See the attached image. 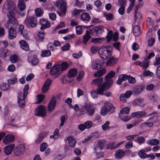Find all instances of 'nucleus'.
<instances>
[{
    "label": "nucleus",
    "instance_id": "nucleus-41",
    "mask_svg": "<svg viewBox=\"0 0 160 160\" xmlns=\"http://www.w3.org/2000/svg\"><path fill=\"white\" fill-rule=\"evenodd\" d=\"M87 114L90 116H92L95 112V110L90 106H88Z\"/></svg>",
    "mask_w": 160,
    "mask_h": 160
},
{
    "label": "nucleus",
    "instance_id": "nucleus-17",
    "mask_svg": "<svg viewBox=\"0 0 160 160\" xmlns=\"http://www.w3.org/2000/svg\"><path fill=\"white\" fill-rule=\"evenodd\" d=\"M124 142V141H122L119 143H115V142L109 143L107 144L108 148L112 150L118 147Z\"/></svg>",
    "mask_w": 160,
    "mask_h": 160
},
{
    "label": "nucleus",
    "instance_id": "nucleus-35",
    "mask_svg": "<svg viewBox=\"0 0 160 160\" xmlns=\"http://www.w3.org/2000/svg\"><path fill=\"white\" fill-rule=\"evenodd\" d=\"M106 72V69L105 68H103L94 73V76L95 77H101L105 74Z\"/></svg>",
    "mask_w": 160,
    "mask_h": 160
},
{
    "label": "nucleus",
    "instance_id": "nucleus-29",
    "mask_svg": "<svg viewBox=\"0 0 160 160\" xmlns=\"http://www.w3.org/2000/svg\"><path fill=\"white\" fill-rule=\"evenodd\" d=\"M77 69L73 68L69 70L68 73V76L69 78H71L77 75Z\"/></svg>",
    "mask_w": 160,
    "mask_h": 160
},
{
    "label": "nucleus",
    "instance_id": "nucleus-39",
    "mask_svg": "<svg viewBox=\"0 0 160 160\" xmlns=\"http://www.w3.org/2000/svg\"><path fill=\"white\" fill-rule=\"evenodd\" d=\"M59 133V129L58 128L56 129L54 131L53 135L50 136V138L51 139H58L60 137V135Z\"/></svg>",
    "mask_w": 160,
    "mask_h": 160
},
{
    "label": "nucleus",
    "instance_id": "nucleus-43",
    "mask_svg": "<svg viewBox=\"0 0 160 160\" xmlns=\"http://www.w3.org/2000/svg\"><path fill=\"white\" fill-rule=\"evenodd\" d=\"M119 118L122 121L126 122L129 121L131 118L129 116L127 115L124 116V115H118Z\"/></svg>",
    "mask_w": 160,
    "mask_h": 160
},
{
    "label": "nucleus",
    "instance_id": "nucleus-15",
    "mask_svg": "<svg viewBox=\"0 0 160 160\" xmlns=\"http://www.w3.org/2000/svg\"><path fill=\"white\" fill-rule=\"evenodd\" d=\"M91 18V16L89 13L84 12L81 14L80 20L86 23H87L90 21Z\"/></svg>",
    "mask_w": 160,
    "mask_h": 160
},
{
    "label": "nucleus",
    "instance_id": "nucleus-32",
    "mask_svg": "<svg viewBox=\"0 0 160 160\" xmlns=\"http://www.w3.org/2000/svg\"><path fill=\"white\" fill-rule=\"evenodd\" d=\"M12 20H8L7 23L4 24V27L6 28H7L8 27L9 24V23H11L13 25V27L16 28L18 27H19L18 28V30H20V25H19L17 23L16 24L14 23V22L12 21Z\"/></svg>",
    "mask_w": 160,
    "mask_h": 160
},
{
    "label": "nucleus",
    "instance_id": "nucleus-13",
    "mask_svg": "<svg viewBox=\"0 0 160 160\" xmlns=\"http://www.w3.org/2000/svg\"><path fill=\"white\" fill-rule=\"evenodd\" d=\"M145 87V86L142 84L136 86L133 89L134 94L135 95L139 94L144 89Z\"/></svg>",
    "mask_w": 160,
    "mask_h": 160
},
{
    "label": "nucleus",
    "instance_id": "nucleus-23",
    "mask_svg": "<svg viewBox=\"0 0 160 160\" xmlns=\"http://www.w3.org/2000/svg\"><path fill=\"white\" fill-rule=\"evenodd\" d=\"M118 59L116 58L111 57L108 59L106 62V65L107 66H111L114 65L117 62Z\"/></svg>",
    "mask_w": 160,
    "mask_h": 160
},
{
    "label": "nucleus",
    "instance_id": "nucleus-3",
    "mask_svg": "<svg viewBox=\"0 0 160 160\" xmlns=\"http://www.w3.org/2000/svg\"><path fill=\"white\" fill-rule=\"evenodd\" d=\"M114 110L113 105L108 102L105 103L103 107L101 108V113L102 115L105 116L107 113L109 114L112 113Z\"/></svg>",
    "mask_w": 160,
    "mask_h": 160
},
{
    "label": "nucleus",
    "instance_id": "nucleus-28",
    "mask_svg": "<svg viewBox=\"0 0 160 160\" xmlns=\"http://www.w3.org/2000/svg\"><path fill=\"white\" fill-rule=\"evenodd\" d=\"M8 20H12L15 24L18 23L17 21L14 17V13L13 11L10 10L7 15Z\"/></svg>",
    "mask_w": 160,
    "mask_h": 160
},
{
    "label": "nucleus",
    "instance_id": "nucleus-47",
    "mask_svg": "<svg viewBox=\"0 0 160 160\" xmlns=\"http://www.w3.org/2000/svg\"><path fill=\"white\" fill-rule=\"evenodd\" d=\"M45 96L43 95L39 94L37 96V101L36 103L39 104L42 102L44 99Z\"/></svg>",
    "mask_w": 160,
    "mask_h": 160
},
{
    "label": "nucleus",
    "instance_id": "nucleus-56",
    "mask_svg": "<svg viewBox=\"0 0 160 160\" xmlns=\"http://www.w3.org/2000/svg\"><path fill=\"white\" fill-rule=\"evenodd\" d=\"M18 58V56L15 54L11 55L10 57V61L12 63H15L16 62Z\"/></svg>",
    "mask_w": 160,
    "mask_h": 160
},
{
    "label": "nucleus",
    "instance_id": "nucleus-22",
    "mask_svg": "<svg viewBox=\"0 0 160 160\" xmlns=\"http://www.w3.org/2000/svg\"><path fill=\"white\" fill-rule=\"evenodd\" d=\"M21 48L23 50L27 51L29 49V47L28 43L23 40H21Z\"/></svg>",
    "mask_w": 160,
    "mask_h": 160
},
{
    "label": "nucleus",
    "instance_id": "nucleus-52",
    "mask_svg": "<svg viewBox=\"0 0 160 160\" xmlns=\"http://www.w3.org/2000/svg\"><path fill=\"white\" fill-rule=\"evenodd\" d=\"M82 11V9H78L76 8L74 9L72 12V16L74 17L78 15Z\"/></svg>",
    "mask_w": 160,
    "mask_h": 160
},
{
    "label": "nucleus",
    "instance_id": "nucleus-14",
    "mask_svg": "<svg viewBox=\"0 0 160 160\" xmlns=\"http://www.w3.org/2000/svg\"><path fill=\"white\" fill-rule=\"evenodd\" d=\"M15 139L14 136L12 134H8L5 137L3 140V142L5 144H8L12 142Z\"/></svg>",
    "mask_w": 160,
    "mask_h": 160
},
{
    "label": "nucleus",
    "instance_id": "nucleus-59",
    "mask_svg": "<svg viewBox=\"0 0 160 160\" xmlns=\"http://www.w3.org/2000/svg\"><path fill=\"white\" fill-rule=\"evenodd\" d=\"M109 121H107L105 123L102 125V128L103 130H106L110 128V127L109 126Z\"/></svg>",
    "mask_w": 160,
    "mask_h": 160
},
{
    "label": "nucleus",
    "instance_id": "nucleus-6",
    "mask_svg": "<svg viewBox=\"0 0 160 160\" xmlns=\"http://www.w3.org/2000/svg\"><path fill=\"white\" fill-rule=\"evenodd\" d=\"M157 113V112L156 111H154L152 112L147 115L146 113L144 111H138L132 113V116L133 118L135 117L140 118L142 117H148L155 114H156Z\"/></svg>",
    "mask_w": 160,
    "mask_h": 160
},
{
    "label": "nucleus",
    "instance_id": "nucleus-12",
    "mask_svg": "<svg viewBox=\"0 0 160 160\" xmlns=\"http://www.w3.org/2000/svg\"><path fill=\"white\" fill-rule=\"evenodd\" d=\"M25 23L27 25L30 24L32 27H35L36 26L37 23L36 18L34 17L28 18L25 20Z\"/></svg>",
    "mask_w": 160,
    "mask_h": 160
},
{
    "label": "nucleus",
    "instance_id": "nucleus-58",
    "mask_svg": "<svg viewBox=\"0 0 160 160\" xmlns=\"http://www.w3.org/2000/svg\"><path fill=\"white\" fill-rule=\"evenodd\" d=\"M21 155L23 154L26 151V145L23 142H21Z\"/></svg>",
    "mask_w": 160,
    "mask_h": 160
},
{
    "label": "nucleus",
    "instance_id": "nucleus-10",
    "mask_svg": "<svg viewBox=\"0 0 160 160\" xmlns=\"http://www.w3.org/2000/svg\"><path fill=\"white\" fill-rule=\"evenodd\" d=\"M61 70V67L58 64H55L51 68L50 71L51 75H55L58 74Z\"/></svg>",
    "mask_w": 160,
    "mask_h": 160
},
{
    "label": "nucleus",
    "instance_id": "nucleus-37",
    "mask_svg": "<svg viewBox=\"0 0 160 160\" xmlns=\"http://www.w3.org/2000/svg\"><path fill=\"white\" fill-rule=\"evenodd\" d=\"M8 9L10 11L15 9L16 8V4L13 2L10 1L7 3Z\"/></svg>",
    "mask_w": 160,
    "mask_h": 160
},
{
    "label": "nucleus",
    "instance_id": "nucleus-57",
    "mask_svg": "<svg viewBox=\"0 0 160 160\" xmlns=\"http://www.w3.org/2000/svg\"><path fill=\"white\" fill-rule=\"evenodd\" d=\"M48 147V145L46 142H43L40 146V150L43 152L45 151Z\"/></svg>",
    "mask_w": 160,
    "mask_h": 160
},
{
    "label": "nucleus",
    "instance_id": "nucleus-1",
    "mask_svg": "<svg viewBox=\"0 0 160 160\" xmlns=\"http://www.w3.org/2000/svg\"><path fill=\"white\" fill-rule=\"evenodd\" d=\"M67 2L62 0L58 1L55 3V6L60 10V11H57V13L60 17L65 15L67 9Z\"/></svg>",
    "mask_w": 160,
    "mask_h": 160
},
{
    "label": "nucleus",
    "instance_id": "nucleus-16",
    "mask_svg": "<svg viewBox=\"0 0 160 160\" xmlns=\"http://www.w3.org/2000/svg\"><path fill=\"white\" fill-rule=\"evenodd\" d=\"M11 52L6 49L0 48V57L2 58H4L6 57L11 55Z\"/></svg>",
    "mask_w": 160,
    "mask_h": 160
},
{
    "label": "nucleus",
    "instance_id": "nucleus-48",
    "mask_svg": "<svg viewBox=\"0 0 160 160\" xmlns=\"http://www.w3.org/2000/svg\"><path fill=\"white\" fill-rule=\"evenodd\" d=\"M142 127H149L151 128L153 125V123L152 122H145L142 123L141 124Z\"/></svg>",
    "mask_w": 160,
    "mask_h": 160
},
{
    "label": "nucleus",
    "instance_id": "nucleus-49",
    "mask_svg": "<svg viewBox=\"0 0 160 160\" xmlns=\"http://www.w3.org/2000/svg\"><path fill=\"white\" fill-rule=\"evenodd\" d=\"M10 86L9 84L3 83L0 86L1 89L3 91H7L9 89Z\"/></svg>",
    "mask_w": 160,
    "mask_h": 160
},
{
    "label": "nucleus",
    "instance_id": "nucleus-5",
    "mask_svg": "<svg viewBox=\"0 0 160 160\" xmlns=\"http://www.w3.org/2000/svg\"><path fill=\"white\" fill-rule=\"evenodd\" d=\"M90 34L94 36H99L104 32V27L102 25L97 26L89 29Z\"/></svg>",
    "mask_w": 160,
    "mask_h": 160
},
{
    "label": "nucleus",
    "instance_id": "nucleus-38",
    "mask_svg": "<svg viewBox=\"0 0 160 160\" xmlns=\"http://www.w3.org/2000/svg\"><path fill=\"white\" fill-rule=\"evenodd\" d=\"M104 39V38H94L91 39V42L95 44H98L102 43Z\"/></svg>",
    "mask_w": 160,
    "mask_h": 160
},
{
    "label": "nucleus",
    "instance_id": "nucleus-55",
    "mask_svg": "<svg viewBox=\"0 0 160 160\" xmlns=\"http://www.w3.org/2000/svg\"><path fill=\"white\" fill-rule=\"evenodd\" d=\"M14 154L17 156H19L20 155V146H18L14 150Z\"/></svg>",
    "mask_w": 160,
    "mask_h": 160
},
{
    "label": "nucleus",
    "instance_id": "nucleus-19",
    "mask_svg": "<svg viewBox=\"0 0 160 160\" xmlns=\"http://www.w3.org/2000/svg\"><path fill=\"white\" fill-rule=\"evenodd\" d=\"M132 31L133 34L135 37H138L141 33L140 27L138 25L133 26Z\"/></svg>",
    "mask_w": 160,
    "mask_h": 160
},
{
    "label": "nucleus",
    "instance_id": "nucleus-2",
    "mask_svg": "<svg viewBox=\"0 0 160 160\" xmlns=\"http://www.w3.org/2000/svg\"><path fill=\"white\" fill-rule=\"evenodd\" d=\"M109 46H103L98 51V54L101 58L106 59L112 55V52L109 49Z\"/></svg>",
    "mask_w": 160,
    "mask_h": 160
},
{
    "label": "nucleus",
    "instance_id": "nucleus-34",
    "mask_svg": "<svg viewBox=\"0 0 160 160\" xmlns=\"http://www.w3.org/2000/svg\"><path fill=\"white\" fill-rule=\"evenodd\" d=\"M88 106H82L79 110V114L80 116L83 115L87 113Z\"/></svg>",
    "mask_w": 160,
    "mask_h": 160
},
{
    "label": "nucleus",
    "instance_id": "nucleus-24",
    "mask_svg": "<svg viewBox=\"0 0 160 160\" xmlns=\"http://www.w3.org/2000/svg\"><path fill=\"white\" fill-rule=\"evenodd\" d=\"M28 61H30L31 63L33 66L37 65L38 62V57L36 55H34L31 57H29L28 59Z\"/></svg>",
    "mask_w": 160,
    "mask_h": 160
},
{
    "label": "nucleus",
    "instance_id": "nucleus-36",
    "mask_svg": "<svg viewBox=\"0 0 160 160\" xmlns=\"http://www.w3.org/2000/svg\"><path fill=\"white\" fill-rule=\"evenodd\" d=\"M103 81L102 78H99L97 79H94L92 80V83L93 84H97L98 86L101 85Z\"/></svg>",
    "mask_w": 160,
    "mask_h": 160
},
{
    "label": "nucleus",
    "instance_id": "nucleus-30",
    "mask_svg": "<svg viewBox=\"0 0 160 160\" xmlns=\"http://www.w3.org/2000/svg\"><path fill=\"white\" fill-rule=\"evenodd\" d=\"M67 140L68 141L70 146L74 148L75 147L76 144V141L73 138L71 137H68L67 138Z\"/></svg>",
    "mask_w": 160,
    "mask_h": 160
},
{
    "label": "nucleus",
    "instance_id": "nucleus-21",
    "mask_svg": "<svg viewBox=\"0 0 160 160\" xmlns=\"http://www.w3.org/2000/svg\"><path fill=\"white\" fill-rule=\"evenodd\" d=\"M108 89V88L105 87V84L103 83L101 85H99L96 90L99 94L103 95L104 94V92Z\"/></svg>",
    "mask_w": 160,
    "mask_h": 160
},
{
    "label": "nucleus",
    "instance_id": "nucleus-44",
    "mask_svg": "<svg viewBox=\"0 0 160 160\" xmlns=\"http://www.w3.org/2000/svg\"><path fill=\"white\" fill-rule=\"evenodd\" d=\"M134 141L138 142L139 144L141 145L144 142L145 138L142 136L139 137L135 139Z\"/></svg>",
    "mask_w": 160,
    "mask_h": 160
},
{
    "label": "nucleus",
    "instance_id": "nucleus-26",
    "mask_svg": "<svg viewBox=\"0 0 160 160\" xmlns=\"http://www.w3.org/2000/svg\"><path fill=\"white\" fill-rule=\"evenodd\" d=\"M90 34L88 30L86 31L85 34L83 37L82 43L84 44H86L88 40L91 38Z\"/></svg>",
    "mask_w": 160,
    "mask_h": 160
},
{
    "label": "nucleus",
    "instance_id": "nucleus-11",
    "mask_svg": "<svg viewBox=\"0 0 160 160\" xmlns=\"http://www.w3.org/2000/svg\"><path fill=\"white\" fill-rule=\"evenodd\" d=\"M57 103L56 98L53 97L50 100L48 106V112H51L55 108Z\"/></svg>",
    "mask_w": 160,
    "mask_h": 160
},
{
    "label": "nucleus",
    "instance_id": "nucleus-27",
    "mask_svg": "<svg viewBox=\"0 0 160 160\" xmlns=\"http://www.w3.org/2000/svg\"><path fill=\"white\" fill-rule=\"evenodd\" d=\"M125 152L123 150H117L115 153V158L116 159L122 158L124 156Z\"/></svg>",
    "mask_w": 160,
    "mask_h": 160
},
{
    "label": "nucleus",
    "instance_id": "nucleus-4",
    "mask_svg": "<svg viewBox=\"0 0 160 160\" xmlns=\"http://www.w3.org/2000/svg\"><path fill=\"white\" fill-rule=\"evenodd\" d=\"M34 113L35 116L43 117L47 115L46 107L44 105H40L38 106L35 109Z\"/></svg>",
    "mask_w": 160,
    "mask_h": 160
},
{
    "label": "nucleus",
    "instance_id": "nucleus-40",
    "mask_svg": "<svg viewBox=\"0 0 160 160\" xmlns=\"http://www.w3.org/2000/svg\"><path fill=\"white\" fill-rule=\"evenodd\" d=\"M147 143L148 144H150L151 146L157 145L159 144V141L157 139H153L150 141L148 140Z\"/></svg>",
    "mask_w": 160,
    "mask_h": 160
},
{
    "label": "nucleus",
    "instance_id": "nucleus-7",
    "mask_svg": "<svg viewBox=\"0 0 160 160\" xmlns=\"http://www.w3.org/2000/svg\"><path fill=\"white\" fill-rule=\"evenodd\" d=\"M29 88V85L26 84L23 90V93L22 98L21 97V108H24L25 105V99L27 97Z\"/></svg>",
    "mask_w": 160,
    "mask_h": 160
},
{
    "label": "nucleus",
    "instance_id": "nucleus-53",
    "mask_svg": "<svg viewBox=\"0 0 160 160\" xmlns=\"http://www.w3.org/2000/svg\"><path fill=\"white\" fill-rule=\"evenodd\" d=\"M106 80V82L104 83L105 84V87L108 88V89L110 88L113 83V80L110 79H105Z\"/></svg>",
    "mask_w": 160,
    "mask_h": 160
},
{
    "label": "nucleus",
    "instance_id": "nucleus-25",
    "mask_svg": "<svg viewBox=\"0 0 160 160\" xmlns=\"http://www.w3.org/2000/svg\"><path fill=\"white\" fill-rule=\"evenodd\" d=\"M16 32L12 28H11L8 30V37L10 39H13L16 36Z\"/></svg>",
    "mask_w": 160,
    "mask_h": 160
},
{
    "label": "nucleus",
    "instance_id": "nucleus-8",
    "mask_svg": "<svg viewBox=\"0 0 160 160\" xmlns=\"http://www.w3.org/2000/svg\"><path fill=\"white\" fill-rule=\"evenodd\" d=\"M103 61V60L100 59L93 61L92 65V68L95 70L102 68L104 64Z\"/></svg>",
    "mask_w": 160,
    "mask_h": 160
},
{
    "label": "nucleus",
    "instance_id": "nucleus-62",
    "mask_svg": "<svg viewBox=\"0 0 160 160\" xmlns=\"http://www.w3.org/2000/svg\"><path fill=\"white\" fill-rule=\"evenodd\" d=\"M103 15L104 16L106 17V19L107 20H112L113 17V14L110 13L107 14L104 13H103Z\"/></svg>",
    "mask_w": 160,
    "mask_h": 160
},
{
    "label": "nucleus",
    "instance_id": "nucleus-20",
    "mask_svg": "<svg viewBox=\"0 0 160 160\" xmlns=\"http://www.w3.org/2000/svg\"><path fill=\"white\" fill-rule=\"evenodd\" d=\"M24 26L23 25L21 24V35H22L24 39L26 40L29 39L28 32L25 29H24Z\"/></svg>",
    "mask_w": 160,
    "mask_h": 160
},
{
    "label": "nucleus",
    "instance_id": "nucleus-9",
    "mask_svg": "<svg viewBox=\"0 0 160 160\" xmlns=\"http://www.w3.org/2000/svg\"><path fill=\"white\" fill-rule=\"evenodd\" d=\"M52 82V80L49 78L46 80L42 87V93H45L48 92Z\"/></svg>",
    "mask_w": 160,
    "mask_h": 160
},
{
    "label": "nucleus",
    "instance_id": "nucleus-18",
    "mask_svg": "<svg viewBox=\"0 0 160 160\" xmlns=\"http://www.w3.org/2000/svg\"><path fill=\"white\" fill-rule=\"evenodd\" d=\"M15 147L14 144H12L6 146L3 149L4 153L7 155L10 154Z\"/></svg>",
    "mask_w": 160,
    "mask_h": 160
},
{
    "label": "nucleus",
    "instance_id": "nucleus-33",
    "mask_svg": "<svg viewBox=\"0 0 160 160\" xmlns=\"http://www.w3.org/2000/svg\"><path fill=\"white\" fill-rule=\"evenodd\" d=\"M61 67V69L62 71L66 70L68 68L69 66V63L66 62H63L60 65Z\"/></svg>",
    "mask_w": 160,
    "mask_h": 160
},
{
    "label": "nucleus",
    "instance_id": "nucleus-51",
    "mask_svg": "<svg viewBox=\"0 0 160 160\" xmlns=\"http://www.w3.org/2000/svg\"><path fill=\"white\" fill-rule=\"evenodd\" d=\"M39 22L41 25L45 26V25L49 24V27L51 26V24L50 22L46 19H42L40 20Z\"/></svg>",
    "mask_w": 160,
    "mask_h": 160
},
{
    "label": "nucleus",
    "instance_id": "nucleus-45",
    "mask_svg": "<svg viewBox=\"0 0 160 160\" xmlns=\"http://www.w3.org/2000/svg\"><path fill=\"white\" fill-rule=\"evenodd\" d=\"M138 154L141 158H147V154L145 153V151L143 150H140L138 152Z\"/></svg>",
    "mask_w": 160,
    "mask_h": 160
},
{
    "label": "nucleus",
    "instance_id": "nucleus-54",
    "mask_svg": "<svg viewBox=\"0 0 160 160\" xmlns=\"http://www.w3.org/2000/svg\"><path fill=\"white\" fill-rule=\"evenodd\" d=\"M129 109L128 107H125L122 108L120 111V114L119 115H123L125 114H128L129 112Z\"/></svg>",
    "mask_w": 160,
    "mask_h": 160
},
{
    "label": "nucleus",
    "instance_id": "nucleus-31",
    "mask_svg": "<svg viewBox=\"0 0 160 160\" xmlns=\"http://www.w3.org/2000/svg\"><path fill=\"white\" fill-rule=\"evenodd\" d=\"M41 56L42 57H48L51 56V52L50 50H42L41 52Z\"/></svg>",
    "mask_w": 160,
    "mask_h": 160
},
{
    "label": "nucleus",
    "instance_id": "nucleus-63",
    "mask_svg": "<svg viewBox=\"0 0 160 160\" xmlns=\"http://www.w3.org/2000/svg\"><path fill=\"white\" fill-rule=\"evenodd\" d=\"M127 80L130 83L134 84L136 83V81L135 78L130 75H128V77L127 78Z\"/></svg>",
    "mask_w": 160,
    "mask_h": 160
},
{
    "label": "nucleus",
    "instance_id": "nucleus-50",
    "mask_svg": "<svg viewBox=\"0 0 160 160\" xmlns=\"http://www.w3.org/2000/svg\"><path fill=\"white\" fill-rule=\"evenodd\" d=\"M43 138V135L42 133H40L38 136L35 142L37 143H40L42 140Z\"/></svg>",
    "mask_w": 160,
    "mask_h": 160
},
{
    "label": "nucleus",
    "instance_id": "nucleus-64",
    "mask_svg": "<svg viewBox=\"0 0 160 160\" xmlns=\"http://www.w3.org/2000/svg\"><path fill=\"white\" fill-rule=\"evenodd\" d=\"M90 93L92 97L93 98H97L98 97V94H99V93H98V92H97V91H96L95 90H92V91L90 92Z\"/></svg>",
    "mask_w": 160,
    "mask_h": 160
},
{
    "label": "nucleus",
    "instance_id": "nucleus-42",
    "mask_svg": "<svg viewBox=\"0 0 160 160\" xmlns=\"http://www.w3.org/2000/svg\"><path fill=\"white\" fill-rule=\"evenodd\" d=\"M113 35L112 30H110L108 31L107 35L106 36V38L107 39V42H109L111 40Z\"/></svg>",
    "mask_w": 160,
    "mask_h": 160
},
{
    "label": "nucleus",
    "instance_id": "nucleus-60",
    "mask_svg": "<svg viewBox=\"0 0 160 160\" xmlns=\"http://www.w3.org/2000/svg\"><path fill=\"white\" fill-rule=\"evenodd\" d=\"M84 124L86 129H89L92 127V123L90 121H87L84 122Z\"/></svg>",
    "mask_w": 160,
    "mask_h": 160
},
{
    "label": "nucleus",
    "instance_id": "nucleus-46",
    "mask_svg": "<svg viewBox=\"0 0 160 160\" xmlns=\"http://www.w3.org/2000/svg\"><path fill=\"white\" fill-rule=\"evenodd\" d=\"M115 72L113 71H111L105 77V79H110L114 77Z\"/></svg>",
    "mask_w": 160,
    "mask_h": 160
},
{
    "label": "nucleus",
    "instance_id": "nucleus-61",
    "mask_svg": "<svg viewBox=\"0 0 160 160\" xmlns=\"http://www.w3.org/2000/svg\"><path fill=\"white\" fill-rule=\"evenodd\" d=\"M143 76L145 77L150 76L152 77H153L154 75L153 73L152 72H151L148 70L144 71L143 72Z\"/></svg>",
    "mask_w": 160,
    "mask_h": 160
}]
</instances>
